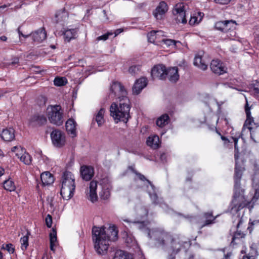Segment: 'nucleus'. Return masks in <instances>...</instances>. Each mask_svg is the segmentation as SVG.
<instances>
[{"label": "nucleus", "instance_id": "f257e3e1", "mask_svg": "<svg viewBox=\"0 0 259 259\" xmlns=\"http://www.w3.org/2000/svg\"><path fill=\"white\" fill-rule=\"evenodd\" d=\"M235 165L234 168V188L233 195L231 201V209L237 212L244 207H248L250 210L253 207L251 206V202L247 200V197L245 195L246 187L244 184H241L243 171L245 170L243 162L239 164L238 149L236 146V140L235 141Z\"/></svg>", "mask_w": 259, "mask_h": 259}, {"label": "nucleus", "instance_id": "f03ea898", "mask_svg": "<svg viewBox=\"0 0 259 259\" xmlns=\"http://www.w3.org/2000/svg\"><path fill=\"white\" fill-rule=\"evenodd\" d=\"M118 229L115 225L108 228L94 226L92 228V239L94 248L98 254L104 255L107 253L109 241H115L118 238Z\"/></svg>", "mask_w": 259, "mask_h": 259}, {"label": "nucleus", "instance_id": "7ed1b4c3", "mask_svg": "<svg viewBox=\"0 0 259 259\" xmlns=\"http://www.w3.org/2000/svg\"><path fill=\"white\" fill-rule=\"evenodd\" d=\"M151 237L160 245L164 246L168 242L170 244L171 252L168 253L167 259H176V255L183 248L190 245V241L180 234H171L164 231H156Z\"/></svg>", "mask_w": 259, "mask_h": 259}, {"label": "nucleus", "instance_id": "20e7f679", "mask_svg": "<svg viewBox=\"0 0 259 259\" xmlns=\"http://www.w3.org/2000/svg\"><path fill=\"white\" fill-rule=\"evenodd\" d=\"M131 103L128 98L119 100V103H113L110 107V115L116 123L122 121L126 123L131 118L130 110Z\"/></svg>", "mask_w": 259, "mask_h": 259}, {"label": "nucleus", "instance_id": "39448f33", "mask_svg": "<svg viewBox=\"0 0 259 259\" xmlns=\"http://www.w3.org/2000/svg\"><path fill=\"white\" fill-rule=\"evenodd\" d=\"M60 194L64 200H68L74 195L75 190V179L70 171L65 170L61 177Z\"/></svg>", "mask_w": 259, "mask_h": 259}, {"label": "nucleus", "instance_id": "423d86ee", "mask_svg": "<svg viewBox=\"0 0 259 259\" xmlns=\"http://www.w3.org/2000/svg\"><path fill=\"white\" fill-rule=\"evenodd\" d=\"M48 117L51 123L57 126L63 123V110L59 105H50L48 108Z\"/></svg>", "mask_w": 259, "mask_h": 259}, {"label": "nucleus", "instance_id": "0eeeda50", "mask_svg": "<svg viewBox=\"0 0 259 259\" xmlns=\"http://www.w3.org/2000/svg\"><path fill=\"white\" fill-rule=\"evenodd\" d=\"M233 224L236 223L235 227L236 231H234L232 234L230 233L232 236V240L230 243L231 246H234L238 244L237 241L240 240L241 239L245 238L246 234L242 232L239 228L243 222L242 217H241L239 214L234 215L232 217Z\"/></svg>", "mask_w": 259, "mask_h": 259}, {"label": "nucleus", "instance_id": "6e6552de", "mask_svg": "<svg viewBox=\"0 0 259 259\" xmlns=\"http://www.w3.org/2000/svg\"><path fill=\"white\" fill-rule=\"evenodd\" d=\"M127 93L124 86L117 81H113L110 87V95H113L114 98L122 99L127 97Z\"/></svg>", "mask_w": 259, "mask_h": 259}, {"label": "nucleus", "instance_id": "1a4fd4ad", "mask_svg": "<svg viewBox=\"0 0 259 259\" xmlns=\"http://www.w3.org/2000/svg\"><path fill=\"white\" fill-rule=\"evenodd\" d=\"M51 138L53 144L57 148L62 147L65 144V136L58 129H55L52 132Z\"/></svg>", "mask_w": 259, "mask_h": 259}, {"label": "nucleus", "instance_id": "9d476101", "mask_svg": "<svg viewBox=\"0 0 259 259\" xmlns=\"http://www.w3.org/2000/svg\"><path fill=\"white\" fill-rule=\"evenodd\" d=\"M172 13L176 17L175 20L177 24L181 23L185 24L187 23L186 11L183 4H177L172 10Z\"/></svg>", "mask_w": 259, "mask_h": 259}, {"label": "nucleus", "instance_id": "9b49d317", "mask_svg": "<svg viewBox=\"0 0 259 259\" xmlns=\"http://www.w3.org/2000/svg\"><path fill=\"white\" fill-rule=\"evenodd\" d=\"M166 67L163 64L154 65L152 68L151 75L153 79L165 80L166 78Z\"/></svg>", "mask_w": 259, "mask_h": 259}, {"label": "nucleus", "instance_id": "f8f14e48", "mask_svg": "<svg viewBox=\"0 0 259 259\" xmlns=\"http://www.w3.org/2000/svg\"><path fill=\"white\" fill-rule=\"evenodd\" d=\"M123 221L125 222L132 223L135 226V228L141 231L147 232L148 237L151 239H154L153 237H151L153 232L156 231H161L158 230L150 231L147 227L149 224L148 221H142L131 222L128 219H123Z\"/></svg>", "mask_w": 259, "mask_h": 259}, {"label": "nucleus", "instance_id": "ddd939ff", "mask_svg": "<svg viewBox=\"0 0 259 259\" xmlns=\"http://www.w3.org/2000/svg\"><path fill=\"white\" fill-rule=\"evenodd\" d=\"M252 185L255 192L253 198L257 199L259 198V163L254 164V174L252 178Z\"/></svg>", "mask_w": 259, "mask_h": 259}, {"label": "nucleus", "instance_id": "4468645a", "mask_svg": "<svg viewBox=\"0 0 259 259\" xmlns=\"http://www.w3.org/2000/svg\"><path fill=\"white\" fill-rule=\"evenodd\" d=\"M47 122V118L44 115L35 114L31 116L29 124L32 127H36L45 125Z\"/></svg>", "mask_w": 259, "mask_h": 259}, {"label": "nucleus", "instance_id": "2eb2a0df", "mask_svg": "<svg viewBox=\"0 0 259 259\" xmlns=\"http://www.w3.org/2000/svg\"><path fill=\"white\" fill-rule=\"evenodd\" d=\"M210 67L211 71L218 75H221L226 73L227 70L224 63L218 59L211 61Z\"/></svg>", "mask_w": 259, "mask_h": 259}, {"label": "nucleus", "instance_id": "dca6fc26", "mask_svg": "<svg viewBox=\"0 0 259 259\" xmlns=\"http://www.w3.org/2000/svg\"><path fill=\"white\" fill-rule=\"evenodd\" d=\"M168 8L166 2L161 1L153 11V15L157 20H161L163 16L167 12Z\"/></svg>", "mask_w": 259, "mask_h": 259}, {"label": "nucleus", "instance_id": "f3484780", "mask_svg": "<svg viewBox=\"0 0 259 259\" xmlns=\"http://www.w3.org/2000/svg\"><path fill=\"white\" fill-rule=\"evenodd\" d=\"M201 218L202 220H203V221L202 222V224L200 227V229H202L205 226H209L214 224L217 217L213 216V211H210L204 212L202 215Z\"/></svg>", "mask_w": 259, "mask_h": 259}, {"label": "nucleus", "instance_id": "a211bd4d", "mask_svg": "<svg viewBox=\"0 0 259 259\" xmlns=\"http://www.w3.org/2000/svg\"><path fill=\"white\" fill-rule=\"evenodd\" d=\"M250 107H249L247 100H246V104L245 105V112L246 115V119L243 124V127L246 126L247 128L251 132L252 127L250 125L253 123L254 125H256V127L259 126V124H256L254 122L253 118L251 115Z\"/></svg>", "mask_w": 259, "mask_h": 259}, {"label": "nucleus", "instance_id": "6ab92c4d", "mask_svg": "<svg viewBox=\"0 0 259 259\" xmlns=\"http://www.w3.org/2000/svg\"><path fill=\"white\" fill-rule=\"evenodd\" d=\"M221 139L223 141V144L224 147L228 148H232L233 147V143H234V156L235 155V141L236 140V146L238 149V161L239 164L240 163L239 161V155L240 153L239 152V148L237 145V143L238 141L239 137H230V138L229 139L227 137H225L224 136H221Z\"/></svg>", "mask_w": 259, "mask_h": 259}, {"label": "nucleus", "instance_id": "aec40b11", "mask_svg": "<svg viewBox=\"0 0 259 259\" xmlns=\"http://www.w3.org/2000/svg\"><path fill=\"white\" fill-rule=\"evenodd\" d=\"M148 80L147 78L143 77L137 79L133 87V92L135 95H138L141 91L147 86Z\"/></svg>", "mask_w": 259, "mask_h": 259}, {"label": "nucleus", "instance_id": "412c9836", "mask_svg": "<svg viewBox=\"0 0 259 259\" xmlns=\"http://www.w3.org/2000/svg\"><path fill=\"white\" fill-rule=\"evenodd\" d=\"M177 67H169L166 69V78L167 77L169 81L172 83H176L179 79V74Z\"/></svg>", "mask_w": 259, "mask_h": 259}, {"label": "nucleus", "instance_id": "4be33fe9", "mask_svg": "<svg viewBox=\"0 0 259 259\" xmlns=\"http://www.w3.org/2000/svg\"><path fill=\"white\" fill-rule=\"evenodd\" d=\"M94 168L89 166L83 165L80 167V175L83 180L89 181L94 176Z\"/></svg>", "mask_w": 259, "mask_h": 259}, {"label": "nucleus", "instance_id": "5701e85b", "mask_svg": "<svg viewBox=\"0 0 259 259\" xmlns=\"http://www.w3.org/2000/svg\"><path fill=\"white\" fill-rule=\"evenodd\" d=\"M76 122L72 118L68 119L65 123L66 130L68 135L74 138L76 136Z\"/></svg>", "mask_w": 259, "mask_h": 259}, {"label": "nucleus", "instance_id": "b1692460", "mask_svg": "<svg viewBox=\"0 0 259 259\" xmlns=\"http://www.w3.org/2000/svg\"><path fill=\"white\" fill-rule=\"evenodd\" d=\"M32 39L34 42H41L47 38V33L42 27L31 33Z\"/></svg>", "mask_w": 259, "mask_h": 259}, {"label": "nucleus", "instance_id": "393cba45", "mask_svg": "<svg viewBox=\"0 0 259 259\" xmlns=\"http://www.w3.org/2000/svg\"><path fill=\"white\" fill-rule=\"evenodd\" d=\"M0 137L6 142H11L15 139V130L13 128L3 129L0 133Z\"/></svg>", "mask_w": 259, "mask_h": 259}, {"label": "nucleus", "instance_id": "a878e982", "mask_svg": "<svg viewBox=\"0 0 259 259\" xmlns=\"http://www.w3.org/2000/svg\"><path fill=\"white\" fill-rule=\"evenodd\" d=\"M40 179L42 185L44 186L50 185L53 184L55 181L54 176L48 171L43 172L40 175Z\"/></svg>", "mask_w": 259, "mask_h": 259}, {"label": "nucleus", "instance_id": "bb28decb", "mask_svg": "<svg viewBox=\"0 0 259 259\" xmlns=\"http://www.w3.org/2000/svg\"><path fill=\"white\" fill-rule=\"evenodd\" d=\"M78 31V28H64L63 34L65 40L67 41V42H69L72 39L75 38L76 37Z\"/></svg>", "mask_w": 259, "mask_h": 259}, {"label": "nucleus", "instance_id": "cd10ccee", "mask_svg": "<svg viewBox=\"0 0 259 259\" xmlns=\"http://www.w3.org/2000/svg\"><path fill=\"white\" fill-rule=\"evenodd\" d=\"M150 198L152 201V203L155 205H159L160 206H162L163 205H166L163 202L162 198H159L156 192H149Z\"/></svg>", "mask_w": 259, "mask_h": 259}, {"label": "nucleus", "instance_id": "c85d7f7f", "mask_svg": "<svg viewBox=\"0 0 259 259\" xmlns=\"http://www.w3.org/2000/svg\"><path fill=\"white\" fill-rule=\"evenodd\" d=\"M193 64L203 70H205L207 68V65L203 61L202 57L199 55L195 56Z\"/></svg>", "mask_w": 259, "mask_h": 259}, {"label": "nucleus", "instance_id": "c756f323", "mask_svg": "<svg viewBox=\"0 0 259 259\" xmlns=\"http://www.w3.org/2000/svg\"><path fill=\"white\" fill-rule=\"evenodd\" d=\"M105 113V109L101 108L95 116V120L99 126H101L104 123V116Z\"/></svg>", "mask_w": 259, "mask_h": 259}, {"label": "nucleus", "instance_id": "7c9ffc66", "mask_svg": "<svg viewBox=\"0 0 259 259\" xmlns=\"http://www.w3.org/2000/svg\"><path fill=\"white\" fill-rule=\"evenodd\" d=\"M159 141V137L157 136L152 137H149L146 141V143L148 146L151 147L153 149L158 148V142Z\"/></svg>", "mask_w": 259, "mask_h": 259}, {"label": "nucleus", "instance_id": "2f4dec72", "mask_svg": "<svg viewBox=\"0 0 259 259\" xmlns=\"http://www.w3.org/2000/svg\"><path fill=\"white\" fill-rule=\"evenodd\" d=\"M169 120V116L167 114H164L160 116L156 122L157 126L163 127L168 123Z\"/></svg>", "mask_w": 259, "mask_h": 259}, {"label": "nucleus", "instance_id": "473e14b6", "mask_svg": "<svg viewBox=\"0 0 259 259\" xmlns=\"http://www.w3.org/2000/svg\"><path fill=\"white\" fill-rule=\"evenodd\" d=\"M3 186L6 190L9 192L14 191L16 189L14 182L10 179L5 181L3 183Z\"/></svg>", "mask_w": 259, "mask_h": 259}, {"label": "nucleus", "instance_id": "72a5a7b5", "mask_svg": "<svg viewBox=\"0 0 259 259\" xmlns=\"http://www.w3.org/2000/svg\"><path fill=\"white\" fill-rule=\"evenodd\" d=\"M18 158H20V160L21 161L23 162L26 165H30L31 163L32 162V157L31 155L26 151L21 156L19 157V155L17 154H16Z\"/></svg>", "mask_w": 259, "mask_h": 259}, {"label": "nucleus", "instance_id": "f704fd0d", "mask_svg": "<svg viewBox=\"0 0 259 259\" xmlns=\"http://www.w3.org/2000/svg\"><path fill=\"white\" fill-rule=\"evenodd\" d=\"M30 235V232L29 231L27 230L26 234L23 237H21L20 239V242L21 243V248L23 250H26L28 245V238L29 235Z\"/></svg>", "mask_w": 259, "mask_h": 259}, {"label": "nucleus", "instance_id": "c9c22d12", "mask_svg": "<svg viewBox=\"0 0 259 259\" xmlns=\"http://www.w3.org/2000/svg\"><path fill=\"white\" fill-rule=\"evenodd\" d=\"M67 79L65 77H56L54 80V84L57 87H62L66 85Z\"/></svg>", "mask_w": 259, "mask_h": 259}, {"label": "nucleus", "instance_id": "e433bc0d", "mask_svg": "<svg viewBox=\"0 0 259 259\" xmlns=\"http://www.w3.org/2000/svg\"><path fill=\"white\" fill-rule=\"evenodd\" d=\"M235 23V21L232 20H225V27L224 33H227L234 29Z\"/></svg>", "mask_w": 259, "mask_h": 259}, {"label": "nucleus", "instance_id": "4c0bfd02", "mask_svg": "<svg viewBox=\"0 0 259 259\" xmlns=\"http://www.w3.org/2000/svg\"><path fill=\"white\" fill-rule=\"evenodd\" d=\"M113 259H130L129 256L125 255L124 251L117 250L114 254Z\"/></svg>", "mask_w": 259, "mask_h": 259}, {"label": "nucleus", "instance_id": "58836bf2", "mask_svg": "<svg viewBox=\"0 0 259 259\" xmlns=\"http://www.w3.org/2000/svg\"><path fill=\"white\" fill-rule=\"evenodd\" d=\"M110 190L108 188H103L100 193L101 198L104 200H107L110 197Z\"/></svg>", "mask_w": 259, "mask_h": 259}, {"label": "nucleus", "instance_id": "ea45409f", "mask_svg": "<svg viewBox=\"0 0 259 259\" xmlns=\"http://www.w3.org/2000/svg\"><path fill=\"white\" fill-rule=\"evenodd\" d=\"M158 31L152 30L147 34V38L149 42H154L156 38V33Z\"/></svg>", "mask_w": 259, "mask_h": 259}, {"label": "nucleus", "instance_id": "a19ab883", "mask_svg": "<svg viewBox=\"0 0 259 259\" xmlns=\"http://www.w3.org/2000/svg\"><path fill=\"white\" fill-rule=\"evenodd\" d=\"M225 27V21H219L215 23L214 28L215 29L224 33Z\"/></svg>", "mask_w": 259, "mask_h": 259}, {"label": "nucleus", "instance_id": "79ce46f5", "mask_svg": "<svg viewBox=\"0 0 259 259\" xmlns=\"http://www.w3.org/2000/svg\"><path fill=\"white\" fill-rule=\"evenodd\" d=\"M162 42H163L164 44H165L167 46H176L177 44H181V42L179 40H175L171 39H163L162 40Z\"/></svg>", "mask_w": 259, "mask_h": 259}, {"label": "nucleus", "instance_id": "37998d69", "mask_svg": "<svg viewBox=\"0 0 259 259\" xmlns=\"http://www.w3.org/2000/svg\"><path fill=\"white\" fill-rule=\"evenodd\" d=\"M57 231L56 229L53 228L52 232L50 234V243H53L55 244L57 241Z\"/></svg>", "mask_w": 259, "mask_h": 259}, {"label": "nucleus", "instance_id": "c03bdc74", "mask_svg": "<svg viewBox=\"0 0 259 259\" xmlns=\"http://www.w3.org/2000/svg\"><path fill=\"white\" fill-rule=\"evenodd\" d=\"M140 65H133L129 68L128 71L132 75H135L140 70Z\"/></svg>", "mask_w": 259, "mask_h": 259}, {"label": "nucleus", "instance_id": "a18cd8bd", "mask_svg": "<svg viewBox=\"0 0 259 259\" xmlns=\"http://www.w3.org/2000/svg\"><path fill=\"white\" fill-rule=\"evenodd\" d=\"M92 202H94L97 200L98 196L96 191H90L89 196L88 198Z\"/></svg>", "mask_w": 259, "mask_h": 259}, {"label": "nucleus", "instance_id": "49530a36", "mask_svg": "<svg viewBox=\"0 0 259 259\" xmlns=\"http://www.w3.org/2000/svg\"><path fill=\"white\" fill-rule=\"evenodd\" d=\"M113 33L112 32H107L102 35L98 36L97 38L98 40H106L108 39L110 35H112Z\"/></svg>", "mask_w": 259, "mask_h": 259}, {"label": "nucleus", "instance_id": "de8ad7c7", "mask_svg": "<svg viewBox=\"0 0 259 259\" xmlns=\"http://www.w3.org/2000/svg\"><path fill=\"white\" fill-rule=\"evenodd\" d=\"M251 85L253 88L254 92L259 94V81L255 80L254 82L251 84Z\"/></svg>", "mask_w": 259, "mask_h": 259}, {"label": "nucleus", "instance_id": "09e8293b", "mask_svg": "<svg viewBox=\"0 0 259 259\" xmlns=\"http://www.w3.org/2000/svg\"><path fill=\"white\" fill-rule=\"evenodd\" d=\"M97 188V182L92 181L90 183V191H96Z\"/></svg>", "mask_w": 259, "mask_h": 259}, {"label": "nucleus", "instance_id": "8fccbe9b", "mask_svg": "<svg viewBox=\"0 0 259 259\" xmlns=\"http://www.w3.org/2000/svg\"><path fill=\"white\" fill-rule=\"evenodd\" d=\"M201 20V19L199 21H198V18L196 16H192L190 18V19L189 20V23L190 25H194L196 24L199 23L200 21Z\"/></svg>", "mask_w": 259, "mask_h": 259}, {"label": "nucleus", "instance_id": "3c124183", "mask_svg": "<svg viewBox=\"0 0 259 259\" xmlns=\"http://www.w3.org/2000/svg\"><path fill=\"white\" fill-rule=\"evenodd\" d=\"M46 224L48 228H51L52 225V218L50 214H48L46 218Z\"/></svg>", "mask_w": 259, "mask_h": 259}, {"label": "nucleus", "instance_id": "603ef678", "mask_svg": "<svg viewBox=\"0 0 259 259\" xmlns=\"http://www.w3.org/2000/svg\"><path fill=\"white\" fill-rule=\"evenodd\" d=\"M5 249L10 253H13L15 251L13 245L11 243L7 244Z\"/></svg>", "mask_w": 259, "mask_h": 259}, {"label": "nucleus", "instance_id": "864d4df0", "mask_svg": "<svg viewBox=\"0 0 259 259\" xmlns=\"http://www.w3.org/2000/svg\"><path fill=\"white\" fill-rule=\"evenodd\" d=\"M19 63V58L17 57H14L12 59L11 61L8 63L9 65H15Z\"/></svg>", "mask_w": 259, "mask_h": 259}, {"label": "nucleus", "instance_id": "5fc2aeb1", "mask_svg": "<svg viewBox=\"0 0 259 259\" xmlns=\"http://www.w3.org/2000/svg\"><path fill=\"white\" fill-rule=\"evenodd\" d=\"M136 175L138 177V179L140 181L142 182L146 181L147 182V180H148L147 179L145 176L142 174L141 173L138 171Z\"/></svg>", "mask_w": 259, "mask_h": 259}, {"label": "nucleus", "instance_id": "6e6d98bb", "mask_svg": "<svg viewBox=\"0 0 259 259\" xmlns=\"http://www.w3.org/2000/svg\"><path fill=\"white\" fill-rule=\"evenodd\" d=\"M37 153L40 156V159L44 160V162H46V163H48L49 159L46 156L42 154V151H40L38 152Z\"/></svg>", "mask_w": 259, "mask_h": 259}, {"label": "nucleus", "instance_id": "4d7b16f0", "mask_svg": "<svg viewBox=\"0 0 259 259\" xmlns=\"http://www.w3.org/2000/svg\"><path fill=\"white\" fill-rule=\"evenodd\" d=\"M213 1L217 4L227 5L230 3L231 0H213Z\"/></svg>", "mask_w": 259, "mask_h": 259}, {"label": "nucleus", "instance_id": "13d9d810", "mask_svg": "<svg viewBox=\"0 0 259 259\" xmlns=\"http://www.w3.org/2000/svg\"><path fill=\"white\" fill-rule=\"evenodd\" d=\"M127 169L130 170V171H131L133 173L135 174V175L138 172V171L137 170H136V169L135 168L134 165H129L127 167Z\"/></svg>", "mask_w": 259, "mask_h": 259}, {"label": "nucleus", "instance_id": "bf43d9fd", "mask_svg": "<svg viewBox=\"0 0 259 259\" xmlns=\"http://www.w3.org/2000/svg\"><path fill=\"white\" fill-rule=\"evenodd\" d=\"M160 160L162 162H166V154L164 153H162L160 155Z\"/></svg>", "mask_w": 259, "mask_h": 259}, {"label": "nucleus", "instance_id": "052dcab7", "mask_svg": "<svg viewBox=\"0 0 259 259\" xmlns=\"http://www.w3.org/2000/svg\"><path fill=\"white\" fill-rule=\"evenodd\" d=\"M232 253L231 252H227V253H225L224 255V257L222 259H230Z\"/></svg>", "mask_w": 259, "mask_h": 259}, {"label": "nucleus", "instance_id": "680f3d73", "mask_svg": "<svg viewBox=\"0 0 259 259\" xmlns=\"http://www.w3.org/2000/svg\"><path fill=\"white\" fill-rule=\"evenodd\" d=\"M141 211L144 213V217H147L148 214V210L146 207L141 208Z\"/></svg>", "mask_w": 259, "mask_h": 259}, {"label": "nucleus", "instance_id": "e2e57ef3", "mask_svg": "<svg viewBox=\"0 0 259 259\" xmlns=\"http://www.w3.org/2000/svg\"><path fill=\"white\" fill-rule=\"evenodd\" d=\"M147 183L151 187L153 192H155V187L152 184V183L150 180H147Z\"/></svg>", "mask_w": 259, "mask_h": 259}, {"label": "nucleus", "instance_id": "0e129e2a", "mask_svg": "<svg viewBox=\"0 0 259 259\" xmlns=\"http://www.w3.org/2000/svg\"><path fill=\"white\" fill-rule=\"evenodd\" d=\"M55 246V244L53 243H50V249L52 251H55L54 246Z\"/></svg>", "mask_w": 259, "mask_h": 259}, {"label": "nucleus", "instance_id": "69168bd1", "mask_svg": "<svg viewBox=\"0 0 259 259\" xmlns=\"http://www.w3.org/2000/svg\"><path fill=\"white\" fill-rule=\"evenodd\" d=\"M0 40L3 41H6L7 40V37L5 35H3L0 37Z\"/></svg>", "mask_w": 259, "mask_h": 259}, {"label": "nucleus", "instance_id": "338daca9", "mask_svg": "<svg viewBox=\"0 0 259 259\" xmlns=\"http://www.w3.org/2000/svg\"><path fill=\"white\" fill-rule=\"evenodd\" d=\"M245 258H247V259H254L253 256L244 255L243 256V259H244Z\"/></svg>", "mask_w": 259, "mask_h": 259}, {"label": "nucleus", "instance_id": "774afa93", "mask_svg": "<svg viewBox=\"0 0 259 259\" xmlns=\"http://www.w3.org/2000/svg\"><path fill=\"white\" fill-rule=\"evenodd\" d=\"M186 181L187 182H192V177H187L186 179Z\"/></svg>", "mask_w": 259, "mask_h": 259}]
</instances>
